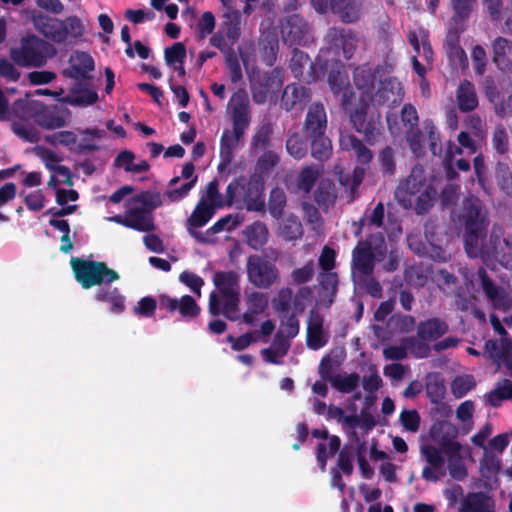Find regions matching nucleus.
Wrapping results in <instances>:
<instances>
[{
  "label": "nucleus",
  "instance_id": "5",
  "mask_svg": "<svg viewBox=\"0 0 512 512\" xmlns=\"http://www.w3.org/2000/svg\"><path fill=\"white\" fill-rule=\"evenodd\" d=\"M55 47L40 37L29 34L20 40L18 47L10 49V57L20 67L40 68L55 55Z\"/></svg>",
  "mask_w": 512,
  "mask_h": 512
},
{
  "label": "nucleus",
  "instance_id": "63",
  "mask_svg": "<svg viewBox=\"0 0 512 512\" xmlns=\"http://www.w3.org/2000/svg\"><path fill=\"white\" fill-rule=\"evenodd\" d=\"M355 450L352 446L345 445L338 454L337 467L340 472L346 476H350L353 473V459Z\"/></svg>",
  "mask_w": 512,
  "mask_h": 512
},
{
  "label": "nucleus",
  "instance_id": "42",
  "mask_svg": "<svg viewBox=\"0 0 512 512\" xmlns=\"http://www.w3.org/2000/svg\"><path fill=\"white\" fill-rule=\"evenodd\" d=\"M310 140L311 156L318 161L327 160L332 154V143L326 133L321 135L305 136Z\"/></svg>",
  "mask_w": 512,
  "mask_h": 512
},
{
  "label": "nucleus",
  "instance_id": "62",
  "mask_svg": "<svg viewBox=\"0 0 512 512\" xmlns=\"http://www.w3.org/2000/svg\"><path fill=\"white\" fill-rule=\"evenodd\" d=\"M187 51L182 42H176L170 47L165 48L164 59L167 66L176 65L177 63H184Z\"/></svg>",
  "mask_w": 512,
  "mask_h": 512
},
{
  "label": "nucleus",
  "instance_id": "9",
  "mask_svg": "<svg viewBox=\"0 0 512 512\" xmlns=\"http://www.w3.org/2000/svg\"><path fill=\"white\" fill-rule=\"evenodd\" d=\"M283 42L292 46H307L313 42L310 26L299 14L289 15L281 27Z\"/></svg>",
  "mask_w": 512,
  "mask_h": 512
},
{
  "label": "nucleus",
  "instance_id": "19",
  "mask_svg": "<svg viewBox=\"0 0 512 512\" xmlns=\"http://www.w3.org/2000/svg\"><path fill=\"white\" fill-rule=\"evenodd\" d=\"M400 91V83L395 78H387L380 81L374 95L370 94L366 98L378 106L395 105L402 100Z\"/></svg>",
  "mask_w": 512,
  "mask_h": 512
},
{
  "label": "nucleus",
  "instance_id": "56",
  "mask_svg": "<svg viewBox=\"0 0 512 512\" xmlns=\"http://www.w3.org/2000/svg\"><path fill=\"white\" fill-rule=\"evenodd\" d=\"M484 349L497 367L508 358V345L504 342L500 343L497 339L487 340L484 344Z\"/></svg>",
  "mask_w": 512,
  "mask_h": 512
},
{
  "label": "nucleus",
  "instance_id": "35",
  "mask_svg": "<svg viewBox=\"0 0 512 512\" xmlns=\"http://www.w3.org/2000/svg\"><path fill=\"white\" fill-rule=\"evenodd\" d=\"M378 69H373L369 64L358 66L354 69L353 80L356 87L361 90L360 96L368 97L375 84Z\"/></svg>",
  "mask_w": 512,
  "mask_h": 512
},
{
  "label": "nucleus",
  "instance_id": "33",
  "mask_svg": "<svg viewBox=\"0 0 512 512\" xmlns=\"http://www.w3.org/2000/svg\"><path fill=\"white\" fill-rule=\"evenodd\" d=\"M240 276L235 271H218L213 276V283L223 297L240 293Z\"/></svg>",
  "mask_w": 512,
  "mask_h": 512
},
{
  "label": "nucleus",
  "instance_id": "2",
  "mask_svg": "<svg viewBox=\"0 0 512 512\" xmlns=\"http://www.w3.org/2000/svg\"><path fill=\"white\" fill-rule=\"evenodd\" d=\"M232 130L225 129L220 138V163L218 170L223 171L233 160V152L238 147L246 129L250 125V105L248 94L238 89L230 98Z\"/></svg>",
  "mask_w": 512,
  "mask_h": 512
},
{
  "label": "nucleus",
  "instance_id": "60",
  "mask_svg": "<svg viewBox=\"0 0 512 512\" xmlns=\"http://www.w3.org/2000/svg\"><path fill=\"white\" fill-rule=\"evenodd\" d=\"M421 454L428 465L432 466L434 469H443L445 458L439 448L431 444L423 445L421 447Z\"/></svg>",
  "mask_w": 512,
  "mask_h": 512
},
{
  "label": "nucleus",
  "instance_id": "18",
  "mask_svg": "<svg viewBox=\"0 0 512 512\" xmlns=\"http://www.w3.org/2000/svg\"><path fill=\"white\" fill-rule=\"evenodd\" d=\"M323 325L324 318L321 313L317 309H311L307 320L306 343L312 350H318L328 342Z\"/></svg>",
  "mask_w": 512,
  "mask_h": 512
},
{
  "label": "nucleus",
  "instance_id": "21",
  "mask_svg": "<svg viewBox=\"0 0 512 512\" xmlns=\"http://www.w3.org/2000/svg\"><path fill=\"white\" fill-rule=\"evenodd\" d=\"M225 302L223 307L221 308V303L218 294L213 291L209 295V305L208 311L210 315L217 317L220 314H223L227 319L231 321H235L239 318V302H240V293L234 294L233 296L224 297Z\"/></svg>",
  "mask_w": 512,
  "mask_h": 512
},
{
  "label": "nucleus",
  "instance_id": "22",
  "mask_svg": "<svg viewBox=\"0 0 512 512\" xmlns=\"http://www.w3.org/2000/svg\"><path fill=\"white\" fill-rule=\"evenodd\" d=\"M245 301L247 310L242 316L243 322L247 325L255 326L257 322L256 316L264 313L268 308V294L259 291H252L250 293H246Z\"/></svg>",
  "mask_w": 512,
  "mask_h": 512
},
{
  "label": "nucleus",
  "instance_id": "61",
  "mask_svg": "<svg viewBox=\"0 0 512 512\" xmlns=\"http://www.w3.org/2000/svg\"><path fill=\"white\" fill-rule=\"evenodd\" d=\"M436 195V191L430 185L418 193L415 201V210L417 214H425L433 207V201Z\"/></svg>",
  "mask_w": 512,
  "mask_h": 512
},
{
  "label": "nucleus",
  "instance_id": "43",
  "mask_svg": "<svg viewBox=\"0 0 512 512\" xmlns=\"http://www.w3.org/2000/svg\"><path fill=\"white\" fill-rule=\"evenodd\" d=\"M476 4L477 0H450L451 22L466 25Z\"/></svg>",
  "mask_w": 512,
  "mask_h": 512
},
{
  "label": "nucleus",
  "instance_id": "7",
  "mask_svg": "<svg viewBox=\"0 0 512 512\" xmlns=\"http://www.w3.org/2000/svg\"><path fill=\"white\" fill-rule=\"evenodd\" d=\"M248 282L258 289H270L280 278L277 265L266 256L252 254L246 261Z\"/></svg>",
  "mask_w": 512,
  "mask_h": 512
},
{
  "label": "nucleus",
  "instance_id": "44",
  "mask_svg": "<svg viewBox=\"0 0 512 512\" xmlns=\"http://www.w3.org/2000/svg\"><path fill=\"white\" fill-rule=\"evenodd\" d=\"M245 235L247 244L252 249L259 250L268 240V229L264 223L256 221L246 228Z\"/></svg>",
  "mask_w": 512,
  "mask_h": 512
},
{
  "label": "nucleus",
  "instance_id": "6",
  "mask_svg": "<svg viewBox=\"0 0 512 512\" xmlns=\"http://www.w3.org/2000/svg\"><path fill=\"white\" fill-rule=\"evenodd\" d=\"M74 277L83 289L102 287L119 280L117 271L109 268L105 262L85 260L73 257L70 261Z\"/></svg>",
  "mask_w": 512,
  "mask_h": 512
},
{
  "label": "nucleus",
  "instance_id": "46",
  "mask_svg": "<svg viewBox=\"0 0 512 512\" xmlns=\"http://www.w3.org/2000/svg\"><path fill=\"white\" fill-rule=\"evenodd\" d=\"M44 140L51 146H63L71 152H76L78 137L75 132L61 130L44 136Z\"/></svg>",
  "mask_w": 512,
  "mask_h": 512
},
{
  "label": "nucleus",
  "instance_id": "47",
  "mask_svg": "<svg viewBox=\"0 0 512 512\" xmlns=\"http://www.w3.org/2000/svg\"><path fill=\"white\" fill-rule=\"evenodd\" d=\"M273 134V127L271 123H263L257 127L255 133L252 136L250 149L253 152H259L266 150L271 142V136Z\"/></svg>",
  "mask_w": 512,
  "mask_h": 512
},
{
  "label": "nucleus",
  "instance_id": "58",
  "mask_svg": "<svg viewBox=\"0 0 512 512\" xmlns=\"http://www.w3.org/2000/svg\"><path fill=\"white\" fill-rule=\"evenodd\" d=\"M492 147L494 151L499 155H505L509 151V136L507 129L503 124L495 126L492 133Z\"/></svg>",
  "mask_w": 512,
  "mask_h": 512
},
{
  "label": "nucleus",
  "instance_id": "59",
  "mask_svg": "<svg viewBox=\"0 0 512 512\" xmlns=\"http://www.w3.org/2000/svg\"><path fill=\"white\" fill-rule=\"evenodd\" d=\"M426 394L432 404H439L446 394V386L438 377L429 378L426 382Z\"/></svg>",
  "mask_w": 512,
  "mask_h": 512
},
{
  "label": "nucleus",
  "instance_id": "1",
  "mask_svg": "<svg viewBox=\"0 0 512 512\" xmlns=\"http://www.w3.org/2000/svg\"><path fill=\"white\" fill-rule=\"evenodd\" d=\"M465 224V250L471 258H481L489 266L499 264L512 271V233H505L501 226L494 225L487 238L489 221L482 212L478 199H467L463 205Z\"/></svg>",
  "mask_w": 512,
  "mask_h": 512
},
{
  "label": "nucleus",
  "instance_id": "52",
  "mask_svg": "<svg viewBox=\"0 0 512 512\" xmlns=\"http://www.w3.org/2000/svg\"><path fill=\"white\" fill-rule=\"evenodd\" d=\"M287 198L284 190L279 187H275L270 191L268 208L269 213L275 219H280L283 215L284 208L286 206Z\"/></svg>",
  "mask_w": 512,
  "mask_h": 512
},
{
  "label": "nucleus",
  "instance_id": "10",
  "mask_svg": "<svg viewBox=\"0 0 512 512\" xmlns=\"http://www.w3.org/2000/svg\"><path fill=\"white\" fill-rule=\"evenodd\" d=\"M311 4L320 14L331 10L344 23H353L361 16V0H311Z\"/></svg>",
  "mask_w": 512,
  "mask_h": 512
},
{
  "label": "nucleus",
  "instance_id": "41",
  "mask_svg": "<svg viewBox=\"0 0 512 512\" xmlns=\"http://www.w3.org/2000/svg\"><path fill=\"white\" fill-rule=\"evenodd\" d=\"M366 170L361 166H356L352 172V175L340 173L339 183L348 192V202H353L357 197L358 187L361 185Z\"/></svg>",
  "mask_w": 512,
  "mask_h": 512
},
{
  "label": "nucleus",
  "instance_id": "32",
  "mask_svg": "<svg viewBox=\"0 0 512 512\" xmlns=\"http://www.w3.org/2000/svg\"><path fill=\"white\" fill-rule=\"evenodd\" d=\"M319 299L326 306L330 307L338 291V275L336 272H321L318 275Z\"/></svg>",
  "mask_w": 512,
  "mask_h": 512
},
{
  "label": "nucleus",
  "instance_id": "12",
  "mask_svg": "<svg viewBox=\"0 0 512 512\" xmlns=\"http://www.w3.org/2000/svg\"><path fill=\"white\" fill-rule=\"evenodd\" d=\"M159 307L169 313L178 312L181 318L191 320L200 314V307L190 295H184L180 299L170 297L166 294L159 295Z\"/></svg>",
  "mask_w": 512,
  "mask_h": 512
},
{
  "label": "nucleus",
  "instance_id": "23",
  "mask_svg": "<svg viewBox=\"0 0 512 512\" xmlns=\"http://www.w3.org/2000/svg\"><path fill=\"white\" fill-rule=\"evenodd\" d=\"M494 498L486 492H469L461 502L462 512H495Z\"/></svg>",
  "mask_w": 512,
  "mask_h": 512
},
{
  "label": "nucleus",
  "instance_id": "3",
  "mask_svg": "<svg viewBox=\"0 0 512 512\" xmlns=\"http://www.w3.org/2000/svg\"><path fill=\"white\" fill-rule=\"evenodd\" d=\"M343 110L348 113L352 127L363 134L365 141L374 145L382 131L381 114L371 106L365 96L351 100V93H346L340 100Z\"/></svg>",
  "mask_w": 512,
  "mask_h": 512
},
{
  "label": "nucleus",
  "instance_id": "37",
  "mask_svg": "<svg viewBox=\"0 0 512 512\" xmlns=\"http://www.w3.org/2000/svg\"><path fill=\"white\" fill-rule=\"evenodd\" d=\"M68 75L74 79H89V72L94 70V60L87 52H76L72 57Z\"/></svg>",
  "mask_w": 512,
  "mask_h": 512
},
{
  "label": "nucleus",
  "instance_id": "54",
  "mask_svg": "<svg viewBox=\"0 0 512 512\" xmlns=\"http://www.w3.org/2000/svg\"><path fill=\"white\" fill-rule=\"evenodd\" d=\"M360 376L356 372L345 376L336 375L331 379V386L341 393H351L359 386Z\"/></svg>",
  "mask_w": 512,
  "mask_h": 512
},
{
  "label": "nucleus",
  "instance_id": "53",
  "mask_svg": "<svg viewBox=\"0 0 512 512\" xmlns=\"http://www.w3.org/2000/svg\"><path fill=\"white\" fill-rule=\"evenodd\" d=\"M495 180L505 195L512 196V173L506 163L497 162L495 166Z\"/></svg>",
  "mask_w": 512,
  "mask_h": 512
},
{
  "label": "nucleus",
  "instance_id": "24",
  "mask_svg": "<svg viewBox=\"0 0 512 512\" xmlns=\"http://www.w3.org/2000/svg\"><path fill=\"white\" fill-rule=\"evenodd\" d=\"M311 91L309 88L298 84H289L284 88L281 97V107L291 111L296 107L303 108L310 100Z\"/></svg>",
  "mask_w": 512,
  "mask_h": 512
},
{
  "label": "nucleus",
  "instance_id": "38",
  "mask_svg": "<svg viewBox=\"0 0 512 512\" xmlns=\"http://www.w3.org/2000/svg\"><path fill=\"white\" fill-rule=\"evenodd\" d=\"M163 204L162 198L159 192L142 191L133 197H131L127 206L137 207L140 210L145 211L147 214H153V211Z\"/></svg>",
  "mask_w": 512,
  "mask_h": 512
},
{
  "label": "nucleus",
  "instance_id": "64",
  "mask_svg": "<svg viewBox=\"0 0 512 512\" xmlns=\"http://www.w3.org/2000/svg\"><path fill=\"white\" fill-rule=\"evenodd\" d=\"M427 341L421 340L418 336H411L405 338L403 344L416 358H425L430 353V347L426 344Z\"/></svg>",
  "mask_w": 512,
  "mask_h": 512
},
{
  "label": "nucleus",
  "instance_id": "45",
  "mask_svg": "<svg viewBox=\"0 0 512 512\" xmlns=\"http://www.w3.org/2000/svg\"><path fill=\"white\" fill-rule=\"evenodd\" d=\"M321 173L322 168L319 166L309 165L303 167L296 180L297 188L306 194L310 193Z\"/></svg>",
  "mask_w": 512,
  "mask_h": 512
},
{
  "label": "nucleus",
  "instance_id": "8",
  "mask_svg": "<svg viewBox=\"0 0 512 512\" xmlns=\"http://www.w3.org/2000/svg\"><path fill=\"white\" fill-rule=\"evenodd\" d=\"M252 99L256 104H264L270 93L278 91L283 84V73L280 68L258 72L249 76Z\"/></svg>",
  "mask_w": 512,
  "mask_h": 512
},
{
  "label": "nucleus",
  "instance_id": "57",
  "mask_svg": "<svg viewBox=\"0 0 512 512\" xmlns=\"http://www.w3.org/2000/svg\"><path fill=\"white\" fill-rule=\"evenodd\" d=\"M476 381L473 375L464 374L456 376L451 382V391L456 398L464 397L469 391L474 389Z\"/></svg>",
  "mask_w": 512,
  "mask_h": 512
},
{
  "label": "nucleus",
  "instance_id": "36",
  "mask_svg": "<svg viewBox=\"0 0 512 512\" xmlns=\"http://www.w3.org/2000/svg\"><path fill=\"white\" fill-rule=\"evenodd\" d=\"M465 29L466 25L451 22L444 42V47L449 58L461 60L462 57L465 56V52L460 46V35Z\"/></svg>",
  "mask_w": 512,
  "mask_h": 512
},
{
  "label": "nucleus",
  "instance_id": "48",
  "mask_svg": "<svg viewBox=\"0 0 512 512\" xmlns=\"http://www.w3.org/2000/svg\"><path fill=\"white\" fill-rule=\"evenodd\" d=\"M98 100V94L88 88L73 89L72 94L64 97L62 101L72 106L85 107L94 104Z\"/></svg>",
  "mask_w": 512,
  "mask_h": 512
},
{
  "label": "nucleus",
  "instance_id": "55",
  "mask_svg": "<svg viewBox=\"0 0 512 512\" xmlns=\"http://www.w3.org/2000/svg\"><path fill=\"white\" fill-rule=\"evenodd\" d=\"M328 83L335 95L341 96L343 99L344 94L351 93V100L355 98V93L350 87L347 77L343 76L340 72H330L328 75Z\"/></svg>",
  "mask_w": 512,
  "mask_h": 512
},
{
  "label": "nucleus",
  "instance_id": "29",
  "mask_svg": "<svg viewBox=\"0 0 512 512\" xmlns=\"http://www.w3.org/2000/svg\"><path fill=\"white\" fill-rule=\"evenodd\" d=\"M338 198V188L335 182L329 178L319 181L314 191V201L324 210L332 208Z\"/></svg>",
  "mask_w": 512,
  "mask_h": 512
},
{
  "label": "nucleus",
  "instance_id": "25",
  "mask_svg": "<svg viewBox=\"0 0 512 512\" xmlns=\"http://www.w3.org/2000/svg\"><path fill=\"white\" fill-rule=\"evenodd\" d=\"M492 61L496 67L503 71L512 70V42L504 37H496L491 44Z\"/></svg>",
  "mask_w": 512,
  "mask_h": 512
},
{
  "label": "nucleus",
  "instance_id": "14",
  "mask_svg": "<svg viewBox=\"0 0 512 512\" xmlns=\"http://www.w3.org/2000/svg\"><path fill=\"white\" fill-rule=\"evenodd\" d=\"M35 28L47 39L55 43H63L68 37L65 22L47 15L39 14L33 18Z\"/></svg>",
  "mask_w": 512,
  "mask_h": 512
},
{
  "label": "nucleus",
  "instance_id": "11",
  "mask_svg": "<svg viewBox=\"0 0 512 512\" xmlns=\"http://www.w3.org/2000/svg\"><path fill=\"white\" fill-rule=\"evenodd\" d=\"M71 112L68 108L57 105L47 106L43 103H37L34 111L35 122L43 129H59L67 124Z\"/></svg>",
  "mask_w": 512,
  "mask_h": 512
},
{
  "label": "nucleus",
  "instance_id": "49",
  "mask_svg": "<svg viewBox=\"0 0 512 512\" xmlns=\"http://www.w3.org/2000/svg\"><path fill=\"white\" fill-rule=\"evenodd\" d=\"M425 186L427 185L424 181L414 175H410L398 186L396 196L400 198L401 201H405L407 197L410 198L420 193ZM408 201L411 202V199H408Z\"/></svg>",
  "mask_w": 512,
  "mask_h": 512
},
{
  "label": "nucleus",
  "instance_id": "26",
  "mask_svg": "<svg viewBox=\"0 0 512 512\" xmlns=\"http://www.w3.org/2000/svg\"><path fill=\"white\" fill-rule=\"evenodd\" d=\"M195 166L192 162H187L184 164L181 171V178L188 180L184 184H182L179 188L168 189L165 191L164 196L172 202H179L188 196L189 192L195 187L198 176L194 175Z\"/></svg>",
  "mask_w": 512,
  "mask_h": 512
},
{
  "label": "nucleus",
  "instance_id": "27",
  "mask_svg": "<svg viewBox=\"0 0 512 512\" xmlns=\"http://www.w3.org/2000/svg\"><path fill=\"white\" fill-rule=\"evenodd\" d=\"M449 331L448 323L439 317L421 321L417 326V336L428 342L436 341Z\"/></svg>",
  "mask_w": 512,
  "mask_h": 512
},
{
  "label": "nucleus",
  "instance_id": "50",
  "mask_svg": "<svg viewBox=\"0 0 512 512\" xmlns=\"http://www.w3.org/2000/svg\"><path fill=\"white\" fill-rule=\"evenodd\" d=\"M286 150L291 157L300 160L307 155V141L298 132H289Z\"/></svg>",
  "mask_w": 512,
  "mask_h": 512
},
{
  "label": "nucleus",
  "instance_id": "15",
  "mask_svg": "<svg viewBox=\"0 0 512 512\" xmlns=\"http://www.w3.org/2000/svg\"><path fill=\"white\" fill-rule=\"evenodd\" d=\"M433 439L437 440L441 449L449 456L459 455L461 444L455 440L458 430L449 422H442L431 429Z\"/></svg>",
  "mask_w": 512,
  "mask_h": 512
},
{
  "label": "nucleus",
  "instance_id": "39",
  "mask_svg": "<svg viewBox=\"0 0 512 512\" xmlns=\"http://www.w3.org/2000/svg\"><path fill=\"white\" fill-rule=\"evenodd\" d=\"M128 207V228L139 232H151L155 229L153 214H147L137 207Z\"/></svg>",
  "mask_w": 512,
  "mask_h": 512
},
{
  "label": "nucleus",
  "instance_id": "16",
  "mask_svg": "<svg viewBox=\"0 0 512 512\" xmlns=\"http://www.w3.org/2000/svg\"><path fill=\"white\" fill-rule=\"evenodd\" d=\"M328 119L324 105L321 102L312 103L307 110L302 126L304 136L321 135L326 133Z\"/></svg>",
  "mask_w": 512,
  "mask_h": 512
},
{
  "label": "nucleus",
  "instance_id": "51",
  "mask_svg": "<svg viewBox=\"0 0 512 512\" xmlns=\"http://www.w3.org/2000/svg\"><path fill=\"white\" fill-rule=\"evenodd\" d=\"M315 275V263L309 260L304 266L295 268L291 271L289 276L290 284L294 286H301L309 283Z\"/></svg>",
  "mask_w": 512,
  "mask_h": 512
},
{
  "label": "nucleus",
  "instance_id": "40",
  "mask_svg": "<svg viewBox=\"0 0 512 512\" xmlns=\"http://www.w3.org/2000/svg\"><path fill=\"white\" fill-rule=\"evenodd\" d=\"M259 53L262 62L269 67H272L276 60L279 51V41L276 35L266 34L262 35L258 42Z\"/></svg>",
  "mask_w": 512,
  "mask_h": 512
},
{
  "label": "nucleus",
  "instance_id": "30",
  "mask_svg": "<svg viewBox=\"0 0 512 512\" xmlns=\"http://www.w3.org/2000/svg\"><path fill=\"white\" fill-rule=\"evenodd\" d=\"M340 145L343 150L353 151L357 162L361 165L369 164L373 158L372 151L351 133L341 134Z\"/></svg>",
  "mask_w": 512,
  "mask_h": 512
},
{
  "label": "nucleus",
  "instance_id": "13",
  "mask_svg": "<svg viewBox=\"0 0 512 512\" xmlns=\"http://www.w3.org/2000/svg\"><path fill=\"white\" fill-rule=\"evenodd\" d=\"M215 214L214 205H210L204 196L197 203L195 209L187 220L189 234L200 243H208L209 239L204 237L196 228L205 226Z\"/></svg>",
  "mask_w": 512,
  "mask_h": 512
},
{
  "label": "nucleus",
  "instance_id": "4",
  "mask_svg": "<svg viewBox=\"0 0 512 512\" xmlns=\"http://www.w3.org/2000/svg\"><path fill=\"white\" fill-rule=\"evenodd\" d=\"M263 192L264 179L260 174L253 173L248 178L241 175L228 184L225 204L231 207L242 201L248 211L261 212L265 209Z\"/></svg>",
  "mask_w": 512,
  "mask_h": 512
},
{
  "label": "nucleus",
  "instance_id": "28",
  "mask_svg": "<svg viewBox=\"0 0 512 512\" xmlns=\"http://www.w3.org/2000/svg\"><path fill=\"white\" fill-rule=\"evenodd\" d=\"M94 298L98 302L108 303L109 311L113 314H121L126 309L125 296L117 287H100L95 291Z\"/></svg>",
  "mask_w": 512,
  "mask_h": 512
},
{
  "label": "nucleus",
  "instance_id": "31",
  "mask_svg": "<svg viewBox=\"0 0 512 512\" xmlns=\"http://www.w3.org/2000/svg\"><path fill=\"white\" fill-rule=\"evenodd\" d=\"M456 103L458 109L463 112L474 111L479 104L475 86L468 80H463L456 90Z\"/></svg>",
  "mask_w": 512,
  "mask_h": 512
},
{
  "label": "nucleus",
  "instance_id": "20",
  "mask_svg": "<svg viewBox=\"0 0 512 512\" xmlns=\"http://www.w3.org/2000/svg\"><path fill=\"white\" fill-rule=\"evenodd\" d=\"M352 268L364 276H370L374 270V253L370 240L359 241L352 251Z\"/></svg>",
  "mask_w": 512,
  "mask_h": 512
},
{
  "label": "nucleus",
  "instance_id": "34",
  "mask_svg": "<svg viewBox=\"0 0 512 512\" xmlns=\"http://www.w3.org/2000/svg\"><path fill=\"white\" fill-rule=\"evenodd\" d=\"M222 28L227 41L234 45L241 37V12L237 9L225 10L222 15Z\"/></svg>",
  "mask_w": 512,
  "mask_h": 512
},
{
  "label": "nucleus",
  "instance_id": "17",
  "mask_svg": "<svg viewBox=\"0 0 512 512\" xmlns=\"http://www.w3.org/2000/svg\"><path fill=\"white\" fill-rule=\"evenodd\" d=\"M294 77L308 84L315 82L318 78L317 67L309 55L297 48L293 50L289 65Z\"/></svg>",
  "mask_w": 512,
  "mask_h": 512
}]
</instances>
